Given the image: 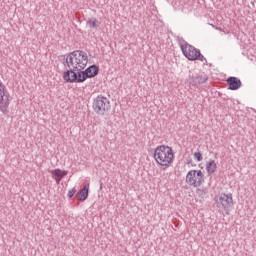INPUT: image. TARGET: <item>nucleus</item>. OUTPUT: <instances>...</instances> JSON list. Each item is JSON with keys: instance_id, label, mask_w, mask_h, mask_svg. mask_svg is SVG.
<instances>
[{"instance_id": "obj_8", "label": "nucleus", "mask_w": 256, "mask_h": 256, "mask_svg": "<svg viewBox=\"0 0 256 256\" xmlns=\"http://www.w3.org/2000/svg\"><path fill=\"white\" fill-rule=\"evenodd\" d=\"M9 109V97L5 95V85L0 80V111L5 113Z\"/></svg>"}, {"instance_id": "obj_6", "label": "nucleus", "mask_w": 256, "mask_h": 256, "mask_svg": "<svg viewBox=\"0 0 256 256\" xmlns=\"http://www.w3.org/2000/svg\"><path fill=\"white\" fill-rule=\"evenodd\" d=\"M186 183L191 187H201L205 183V174L201 170H190L186 174Z\"/></svg>"}, {"instance_id": "obj_4", "label": "nucleus", "mask_w": 256, "mask_h": 256, "mask_svg": "<svg viewBox=\"0 0 256 256\" xmlns=\"http://www.w3.org/2000/svg\"><path fill=\"white\" fill-rule=\"evenodd\" d=\"M181 51L189 61H205V56L201 54V50L195 48L187 42L180 44Z\"/></svg>"}, {"instance_id": "obj_9", "label": "nucleus", "mask_w": 256, "mask_h": 256, "mask_svg": "<svg viewBox=\"0 0 256 256\" xmlns=\"http://www.w3.org/2000/svg\"><path fill=\"white\" fill-rule=\"evenodd\" d=\"M219 203L224 211H229L233 207V194H221Z\"/></svg>"}, {"instance_id": "obj_10", "label": "nucleus", "mask_w": 256, "mask_h": 256, "mask_svg": "<svg viewBox=\"0 0 256 256\" xmlns=\"http://www.w3.org/2000/svg\"><path fill=\"white\" fill-rule=\"evenodd\" d=\"M226 83L228 85V89L230 91H237V89H241V80L239 78L231 76L226 80Z\"/></svg>"}, {"instance_id": "obj_2", "label": "nucleus", "mask_w": 256, "mask_h": 256, "mask_svg": "<svg viewBox=\"0 0 256 256\" xmlns=\"http://www.w3.org/2000/svg\"><path fill=\"white\" fill-rule=\"evenodd\" d=\"M154 159L161 167H169L175 159L173 148L165 145L157 146L154 151Z\"/></svg>"}, {"instance_id": "obj_1", "label": "nucleus", "mask_w": 256, "mask_h": 256, "mask_svg": "<svg viewBox=\"0 0 256 256\" xmlns=\"http://www.w3.org/2000/svg\"><path fill=\"white\" fill-rule=\"evenodd\" d=\"M89 63V56L83 50H76L66 55V65L69 68L64 72L63 79L69 83V79L73 77V73H81Z\"/></svg>"}, {"instance_id": "obj_18", "label": "nucleus", "mask_w": 256, "mask_h": 256, "mask_svg": "<svg viewBox=\"0 0 256 256\" xmlns=\"http://www.w3.org/2000/svg\"><path fill=\"white\" fill-rule=\"evenodd\" d=\"M54 179H55L56 183L59 185L61 183V179H63V178H54Z\"/></svg>"}, {"instance_id": "obj_12", "label": "nucleus", "mask_w": 256, "mask_h": 256, "mask_svg": "<svg viewBox=\"0 0 256 256\" xmlns=\"http://www.w3.org/2000/svg\"><path fill=\"white\" fill-rule=\"evenodd\" d=\"M206 171L208 175H213V173L217 171V163L215 162V160L210 159L206 162Z\"/></svg>"}, {"instance_id": "obj_15", "label": "nucleus", "mask_w": 256, "mask_h": 256, "mask_svg": "<svg viewBox=\"0 0 256 256\" xmlns=\"http://www.w3.org/2000/svg\"><path fill=\"white\" fill-rule=\"evenodd\" d=\"M194 158H195L197 161H203V154H201V152H195V153H194Z\"/></svg>"}, {"instance_id": "obj_11", "label": "nucleus", "mask_w": 256, "mask_h": 256, "mask_svg": "<svg viewBox=\"0 0 256 256\" xmlns=\"http://www.w3.org/2000/svg\"><path fill=\"white\" fill-rule=\"evenodd\" d=\"M89 197V184H86L77 194L78 201H85Z\"/></svg>"}, {"instance_id": "obj_16", "label": "nucleus", "mask_w": 256, "mask_h": 256, "mask_svg": "<svg viewBox=\"0 0 256 256\" xmlns=\"http://www.w3.org/2000/svg\"><path fill=\"white\" fill-rule=\"evenodd\" d=\"M75 193H77V190L75 188H72L69 192H68V197L71 199L72 197L75 196Z\"/></svg>"}, {"instance_id": "obj_13", "label": "nucleus", "mask_w": 256, "mask_h": 256, "mask_svg": "<svg viewBox=\"0 0 256 256\" xmlns=\"http://www.w3.org/2000/svg\"><path fill=\"white\" fill-rule=\"evenodd\" d=\"M50 173L53 178H61V179H63V177H65V175H67V171L61 170V169L52 170V171H50Z\"/></svg>"}, {"instance_id": "obj_17", "label": "nucleus", "mask_w": 256, "mask_h": 256, "mask_svg": "<svg viewBox=\"0 0 256 256\" xmlns=\"http://www.w3.org/2000/svg\"><path fill=\"white\" fill-rule=\"evenodd\" d=\"M196 193H197L198 195H203V189L198 188V189L196 190Z\"/></svg>"}, {"instance_id": "obj_5", "label": "nucleus", "mask_w": 256, "mask_h": 256, "mask_svg": "<svg viewBox=\"0 0 256 256\" xmlns=\"http://www.w3.org/2000/svg\"><path fill=\"white\" fill-rule=\"evenodd\" d=\"M92 109L96 115H105L111 110V101L103 95H99L93 100Z\"/></svg>"}, {"instance_id": "obj_14", "label": "nucleus", "mask_w": 256, "mask_h": 256, "mask_svg": "<svg viewBox=\"0 0 256 256\" xmlns=\"http://www.w3.org/2000/svg\"><path fill=\"white\" fill-rule=\"evenodd\" d=\"M86 25H88L90 29H97L100 25V22L99 20H97V18L92 17L88 19V21L86 22Z\"/></svg>"}, {"instance_id": "obj_7", "label": "nucleus", "mask_w": 256, "mask_h": 256, "mask_svg": "<svg viewBox=\"0 0 256 256\" xmlns=\"http://www.w3.org/2000/svg\"><path fill=\"white\" fill-rule=\"evenodd\" d=\"M207 81H209V76L206 74H189L188 83L193 87H197V85H203V83H207Z\"/></svg>"}, {"instance_id": "obj_3", "label": "nucleus", "mask_w": 256, "mask_h": 256, "mask_svg": "<svg viewBox=\"0 0 256 256\" xmlns=\"http://www.w3.org/2000/svg\"><path fill=\"white\" fill-rule=\"evenodd\" d=\"M72 73L71 78H68L69 83H84L87 79H91L93 77H97L99 75V67L96 65H92L88 67L85 71Z\"/></svg>"}]
</instances>
